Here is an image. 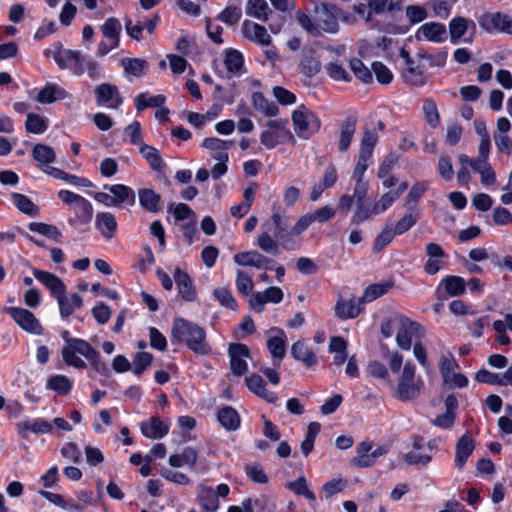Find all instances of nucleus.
<instances>
[{"label": "nucleus", "instance_id": "79ce46f5", "mask_svg": "<svg viewBox=\"0 0 512 512\" xmlns=\"http://www.w3.org/2000/svg\"><path fill=\"white\" fill-rule=\"evenodd\" d=\"M224 64L228 72L238 73L244 66L243 55L236 49H227L225 51Z\"/></svg>", "mask_w": 512, "mask_h": 512}, {"label": "nucleus", "instance_id": "72a5a7b5", "mask_svg": "<svg viewBox=\"0 0 512 512\" xmlns=\"http://www.w3.org/2000/svg\"><path fill=\"white\" fill-rule=\"evenodd\" d=\"M198 459L197 451L192 447H185L180 454H173L169 457V464L172 467H182L184 465L193 468Z\"/></svg>", "mask_w": 512, "mask_h": 512}, {"label": "nucleus", "instance_id": "37998d69", "mask_svg": "<svg viewBox=\"0 0 512 512\" xmlns=\"http://www.w3.org/2000/svg\"><path fill=\"white\" fill-rule=\"evenodd\" d=\"M140 153L143 156V158L146 159V161L149 163L150 167L155 171H160L163 166V160L158 152L157 149H155L152 146H149L147 144H142L140 147Z\"/></svg>", "mask_w": 512, "mask_h": 512}, {"label": "nucleus", "instance_id": "052dcab7", "mask_svg": "<svg viewBox=\"0 0 512 512\" xmlns=\"http://www.w3.org/2000/svg\"><path fill=\"white\" fill-rule=\"evenodd\" d=\"M394 229L386 225L384 229L378 234V236L375 239L373 251L374 252H380L385 246H387L396 236Z\"/></svg>", "mask_w": 512, "mask_h": 512}, {"label": "nucleus", "instance_id": "f8f14e48", "mask_svg": "<svg viewBox=\"0 0 512 512\" xmlns=\"http://www.w3.org/2000/svg\"><path fill=\"white\" fill-rule=\"evenodd\" d=\"M479 25L486 31L498 30L512 35V19L505 14H484L479 19Z\"/></svg>", "mask_w": 512, "mask_h": 512}, {"label": "nucleus", "instance_id": "2f4dec72", "mask_svg": "<svg viewBox=\"0 0 512 512\" xmlns=\"http://www.w3.org/2000/svg\"><path fill=\"white\" fill-rule=\"evenodd\" d=\"M246 13L253 18L267 22L272 10L266 0H248L246 4Z\"/></svg>", "mask_w": 512, "mask_h": 512}, {"label": "nucleus", "instance_id": "4c0bfd02", "mask_svg": "<svg viewBox=\"0 0 512 512\" xmlns=\"http://www.w3.org/2000/svg\"><path fill=\"white\" fill-rule=\"evenodd\" d=\"M100 29L106 39L111 40L114 45H119L122 25L117 18H108Z\"/></svg>", "mask_w": 512, "mask_h": 512}, {"label": "nucleus", "instance_id": "de8ad7c7", "mask_svg": "<svg viewBox=\"0 0 512 512\" xmlns=\"http://www.w3.org/2000/svg\"><path fill=\"white\" fill-rule=\"evenodd\" d=\"M275 239L276 238L274 236L272 237L268 232H262L258 236L257 244L262 251L277 256L280 253V249Z\"/></svg>", "mask_w": 512, "mask_h": 512}, {"label": "nucleus", "instance_id": "774afa93", "mask_svg": "<svg viewBox=\"0 0 512 512\" xmlns=\"http://www.w3.org/2000/svg\"><path fill=\"white\" fill-rule=\"evenodd\" d=\"M245 472L255 483L265 484L268 482V477L260 464L246 465Z\"/></svg>", "mask_w": 512, "mask_h": 512}, {"label": "nucleus", "instance_id": "39448f33", "mask_svg": "<svg viewBox=\"0 0 512 512\" xmlns=\"http://www.w3.org/2000/svg\"><path fill=\"white\" fill-rule=\"evenodd\" d=\"M287 120L275 119L267 122L268 129L260 135L261 143L268 149L274 148L286 138H292L291 132L287 129Z\"/></svg>", "mask_w": 512, "mask_h": 512}, {"label": "nucleus", "instance_id": "423d86ee", "mask_svg": "<svg viewBox=\"0 0 512 512\" xmlns=\"http://www.w3.org/2000/svg\"><path fill=\"white\" fill-rule=\"evenodd\" d=\"M398 332L396 335V342L402 350H410L412 345V337H422L423 328L415 321L410 320L404 315H398Z\"/></svg>", "mask_w": 512, "mask_h": 512}, {"label": "nucleus", "instance_id": "49530a36", "mask_svg": "<svg viewBox=\"0 0 512 512\" xmlns=\"http://www.w3.org/2000/svg\"><path fill=\"white\" fill-rule=\"evenodd\" d=\"M378 136L371 130H365L359 155L362 160H369L372 156L373 149L377 144Z\"/></svg>", "mask_w": 512, "mask_h": 512}, {"label": "nucleus", "instance_id": "680f3d73", "mask_svg": "<svg viewBox=\"0 0 512 512\" xmlns=\"http://www.w3.org/2000/svg\"><path fill=\"white\" fill-rule=\"evenodd\" d=\"M271 220L275 227L274 237L276 239L284 238L286 236V233L288 232L289 218L287 216L281 215L278 212H275L271 216Z\"/></svg>", "mask_w": 512, "mask_h": 512}, {"label": "nucleus", "instance_id": "412c9836", "mask_svg": "<svg viewBox=\"0 0 512 512\" xmlns=\"http://www.w3.org/2000/svg\"><path fill=\"white\" fill-rule=\"evenodd\" d=\"M301 72L307 77H313L321 70V63L316 55V51L312 48H304L302 50V58L300 61Z\"/></svg>", "mask_w": 512, "mask_h": 512}, {"label": "nucleus", "instance_id": "a19ab883", "mask_svg": "<svg viewBox=\"0 0 512 512\" xmlns=\"http://www.w3.org/2000/svg\"><path fill=\"white\" fill-rule=\"evenodd\" d=\"M391 287L392 283L389 282L369 285L365 289L362 297L359 298V303L364 305L366 303L372 302L385 295Z\"/></svg>", "mask_w": 512, "mask_h": 512}, {"label": "nucleus", "instance_id": "b1692460", "mask_svg": "<svg viewBox=\"0 0 512 512\" xmlns=\"http://www.w3.org/2000/svg\"><path fill=\"white\" fill-rule=\"evenodd\" d=\"M276 336L267 340V348L274 359L282 360L286 354V334L282 329L272 328Z\"/></svg>", "mask_w": 512, "mask_h": 512}, {"label": "nucleus", "instance_id": "7c9ffc66", "mask_svg": "<svg viewBox=\"0 0 512 512\" xmlns=\"http://www.w3.org/2000/svg\"><path fill=\"white\" fill-rule=\"evenodd\" d=\"M420 211L414 206H409L404 216L392 227L397 235H402L410 230L419 220Z\"/></svg>", "mask_w": 512, "mask_h": 512}, {"label": "nucleus", "instance_id": "c756f323", "mask_svg": "<svg viewBox=\"0 0 512 512\" xmlns=\"http://www.w3.org/2000/svg\"><path fill=\"white\" fill-rule=\"evenodd\" d=\"M138 197L140 205L148 212L156 213L160 210L161 196L154 190L148 188L139 189Z\"/></svg>", "mask_w": 512, "mask_h": 512}, {"label": "nucleus", "instance_id": "5fc2aeb1", "mask_svg": "<svg viewBox=\"0 0 512 512\" xmlns=\"http://www.w3.org/2000/svg\"><path fill=\"white\" fill-rule=\"evenodd\" d=\"M350 69L352 70L354 75L363 83L368 84L372 82L373 77L371 71L364 65V63L360 59H351Z\"/></svg>", "mask_w": 512, "mask_h": 512}, {"label": "nucleus", "instance_id": "dca6fc26", "mask_svg": "<svg viewBox=\"0 0 512 512\" xmlns=\"http://www.w3.org/2000/svg\"><path fill=\"white\" fill-rule=\"evenodd\" d=\"M17 430L19 435L26 439L28 438V432H32L34 434H46L52 432L53 425L42 418H36L33 420H23L18 422Z\"/></svg>", "mask_w": 512, "mask_h": 512}, {"label": "nucleus", "instance_id": "8fccbe9b", "mask_svg": "<svg viewBox=\"0 0 512 512\" xmlns=\"http://www.w3.org/2000/svg\"><path fill=\"white\" fill-rule=\"evenodd\" d=\"M25 128L30 133L41 134L47 129V120L38 114L28 113Z\"/></svg>", "mask_w": 512, "mask_h": 512}, {"label": "nucleus", "instance_id": "09e8293b", "mask_svg": "<svg viewBox=\"0 0 512 512\" xmlns=\"http://www.w3.org/2000/svg\"><path fill=\"white\" fill-rule=\"evenodd\" d=\"M165 103V97L163 95H156L148 98L147 93H141L136 98L137 111H143L148 107H162Z\"/></svg>", "mask_w": 512, "mask_h": 512}, {"label": "nucleus", "instance_id": "4d7b16f0", "mask_svg": "<svg viewBox=\"0 0 512 512\" xmlns=\"http://www.w3.org/2000/svg\"><path fill=\"white\" fill-rule=\"evenodd\" d=\"M153 356L148 352H138L133 359V373L140 376L143 371L151 365Z\"/></svg>", "mask_w": 512, "mask_h": 512}, {"label": "nucleus", "instance_id": "58836bf2", "mask_svg": "<svg viewBox=\"0 0 512 512\" xmlns=\"http://www.w3.org/2000/svg\"><path fill=\"white\" fill-rule=\"evenodd\" d=\"M448 296L456 297L463 295L466 291V283L462 277L459 276H446L441 281Z\"/></svg>", "mask_w": 512, "mask_h": 512}, {"label": "nucleus", "instance_id": "aec40b11", "mask_svg": "<svg viewBox=\"0 0 512 512\" xmlns=\"http://www.w3.org/2000/svg\"><path fill=\"white\" fill-rule=\"evenodd\" d=\"M95 226L101 235L111 240L117 231V221L115 216L110 212H100L96 214Z\"/></svg>", "mask_w": 512, "mask_h": 512}, {"label": "nucleus", "instance_id": "a878e982", "mask_svg": "<svg viewBox=\"0 0 512 512\" xmlns=\"http://www.w3.org/2000/svg\"><path fill=\"white\" fill-rule=\"evenodd\" d=\"M246 383L249 390L257 396L267 400L270 403H275L277 401V395L266 389L265 382L260 375H251L250 377L246 378Z\"/></svg>", "mask_w": 512, "mask_h": 512}, {"label": "nucleus", "instance_id": "0eeeda50", "mask_svg": "<svg viewBox=\"0 0 512 512\" xmlns=\"http://www.w3.org/2000/svg\"><path fill=\"white\" fill-rule=\"evenodd\" d=\"M340 9L329 3H321L315 7L318 26L327 33H336L339 29L338 16Z\"/></svg>", "mask_w": 512, "mask_h": 512}, {"label": "nucleus", "instance_id": "e433bc0d", "mask_svg": "<svg viewBox=\"0 0 512 512\" xmlns=\"http://www.w3.org/2000/svg\"><path fill=\"white\" fill-rule=\"evenodd\" d=\"M121 65L126 74L141 77L148 70V62L140 58H123Z\"/></svg>", "mask_w": 512, "mask_h": 512}, {"label": "nucleus", "instance_id": "6ab92c4d", "mask_svg": "<svg viewBox=\"0 0 512 512\" xmlns=\"http://www.w3.org/2000/svg\"><path fill=\"white\" fill-rule=\"evenodd\" d=\"M140 429L142 434L150 439L163 438L169 432V426L157 416H152L149 420L142 422Z\"/></svg>", "mask_w": 512, "mask_h": 512}, {"label": "nucleus", "instance_id": "a211bd4d", "mask_svg": "<svg viewBox=\"0 0 512 512\" xmlns=\"http://www.w3.org/2000/svg\"><path fill=\"white\" fill-rule=\"evenodd\" d=\"M335 316L340 320L354 319L363 311V305L354 299L345 301L342 297H339L335 307Z\"/></svg>", "mask_w": 512, "mask_h": 512}, {"label": "nucleus", "instance_id": "20e7f679", "mask_svg": "<svg viewBox=\"0 0 512 512\" xmlns=\"http://www.w3.org/2000/svg\"><path fill=\"white\" fill-rule=\"evenodd\" d=\"M292 121L297 135L305 139L318 132L321 127L318 116L304 105L292 113Z\"/></svg>", "mask_w": 512, "mask_h": 512}, {"label": "nucleus", "instance_id": "603ef678", "mask_svg": "<svg viewBox=\"0 0 512 512\" xmlns=\"http://www.w3.org/2000/svg\"><path fill=\"white\" fill-rule=\"evenodd\" d=\"M33 157L36 161L42 164H49L55 161L56 155L54 150L44 144H36L32 151Z\"/></svg>", "mask_w": 512, "mask_h": 512}, {"label": "nucleus", "instance_id": "4468645a", "mask_svg": "<svg viewBox=\"0 0 512 512\" xmlns=\"http://www.w3.org/2000/svg\"><path fill=\"white\" fill-rule=\"evenodd\" d=\"M469 29L472 30V34L469 38L464 39V42L466 43H471L473 41V34L476 31L475 22L461 16L453 18L449 23V34L451 42L453 44H457L460 38L463 37Z\"/></svg>", "mask_w": 512, "mask_h": 512}, {"label": "nucleus", "instance_id": "bb28decb", "mask_svg": "<svg viewBox=\"0 0 512 512\" xmlns=\"http://www.w3.org/2000/svg\"><path fill=\"white\" fill-rule=\"evenodd\" d=\"M402 0H368L367 6L370 11L367 13L366 21L371 20V13L383 14L384 12H395L400 11L402 6Z\"/></svg>", "mask_w": 512, "mask_h": 512}, {"label": "nucleus", "instance_id": "9d476101", "mask_svg": "<svg viewBox=\"0 0 512 512\" xmlns=\"http://www.w3.org/2000/svg\"><path fill=\"white\" fill-rule=\"evenodd\" d=\"M95 97L98 105H106L117 109L123 103L118 87L109 83H102L95 88Z\"/></svg>", "mask_w": 512, "mask_h": 512}, {"label": "nucleus", "instance_id": "ea45409f", "mask_svg": "<svg viewBox=\"0 0 512 512\" xmlns=\"http://www.w3.org/2000/svg\"><path fill=\"white\" fill-rule=\"evenodd\" d=\"M199 503L206 511L215 512L219 508V500L215 491L206 486H200L198 492Z\"/></svg>", "mask_w": 512, "mask_h": 512}, {"label": "nucleus", "instance_id": "1a4fd4ad", "mask_svg": "<svg viewBox=\"0 0 512 512\" xmlns=\"http://www.w3.org/2000/svg\"><path fill=\"white\" fill-rule=\"evenodd\" d=\"M230 368L234 375L243 376L248 369L246 358H250V350L242 343H232L228 347Z\"/></svg>", "mask_w": 512, "mask_h": 512}, {"label": "nucleus", "instance_id": "f704fd0d", "mask_svg": "<svg viewBox=\"0 0 512 512\" xmlns=\"http://www.w3.org/2000/svg\"><path fill=\"white\" fill-rule=\"evenodd\" d=\"M67 92L60 86L55 84L46 85L36 96V101L42 104H49L57 99H64Z\"/></svg>", "mask_w": 512, "mask_h": 512}, {"label": "nucleus", "instance_id": "0e129e2a", "mask_svg": "<svg viewBox=\"0 0 512 512\" xmlns=\"http://www.w3.org/2000/svg\"><path fill=\"white\" fill-rule=\"evenodd\" d=\"M213 295L222 306L229 308L231 310L237 309V302L228 289L216 288L213 291Z\"/></svg>", "mask_w": 512, "mask_h": 512}, {"label": "nucleus", "instance_id": "c9c22d12", "mask_svg": "<svg viewBox=\"0 0 512 512\" xmlns=\"http://www.w3.org/2000/svg\"><path fill=\"white\" fill-rule=\"evenodd\" d=\"M253 107L264 114L265 116L272 117L278 114V106L265 98L261 92H254L252 94Z\"/></svg>", "mask_w": 512, "mask_h": 512}, {"label": "nucleus", "instance_id": "5701e85b", "mask_svg": "<svg viewBox=\"0 0 512 512\" xmlns=\"http://www.w3.org/2000/svg\"><path fill=\"white\" fill-rule=\"evenodd\" d=\"M356 124V116H348L342 122L340 127V138L338 143V149L340 152H345L349 148L356 131Z\"/></svg>", "mask_w": 512, "mask_h": 512}, {"label": "nucleus", "instance_id": "f03ea898", "mask_svg": "<svg viewBox=\"0 0 512 512\" xmlns=\"http://www.w3.org/2000/svg\"><path fill=\"white\" fill-rule=\"evenodd\" d=\"M33 275L37 280L43 283L57 299L61 316L63 318L70 316L73 313V308L69 305L68 299L65 296L66 287L63 281L50 272L36 268L33 269Z\"/></svg>", "mask_w": 512, "mask_h": 512}, {"label": "nucleus", "instance_id": "473e14b6", "mask_svg": "<svg viewBox=\"0 0 512 512\" xmlns=\"http://www.w3.org/2000/svg\"><path fill=\"white\" fill-rule=\"evenodd\" d=\"M220 424L229 431H235L240 426V416L231 406H225L219 410L217 415Z\"/></svg>", "mask_w": 512, "mask_h": 512}, {"label": "nucleus", "instance_id": "7ed1b4c3", "mask_svg": "<svg viewBox=\"0 0 512 512\" xmlns=\"http://www.w3.org/2000/svg\"><path fill=\"white\" fill-rule=\"evenodd\" d=\"M415 365L412 362H406L403 371L398 379L397 389L394 396L401 401L413 400L419 396L422 387V381L414 382Z\"/></svg>", "mask_w": 512, "mask_h": 512}, {"label": "nucleus", "instance_id": "338daca9", "mask_svg": "<svg viewBox=\"0 0 512 512\" xmlns=\"http://www.w3.org/2000/svg\"><path fill=\"white\" fill-rule=\"evenodd\" d=\"M403 76L405 81L413 86H423L425 84L423 72L419 69V67H407Z\"/></svg>", "mask_w": 512, "mask_h": 512}, {"label": "nucleus", "instance_id": "6e6552de", "mask_svg": "<svg viewBox=\"0 0 512 512\" xmlns=\"http://www.w3.org/2000/svg\"><path fill=\"white\" fill-rule=\"evenodd\" d=\"M12 319L25 331L40 335L43 328L35 315L27 309L19 307H10L7 309Z\"/></svg>", "mask_w": 512, "mask_h": 512}, {"label": "nucleus", "instance_id": "a18cd8bd", "mask_svg": "<svg viewBox=\"0 0 512 512\" xmlns=\"http://www.w3.org/2000/svg\"><path fill=\"white\" fill-rule=\"evenodd\" d=\"M13 204L24 214L35 216L38 213V207L25 195L12 193Z\"/></svg>", "mask_w": 512, "mask_h": 512}, {"label": "nucleus", "instance_id": "ddd939ff", "mask_svg": "<svg viewBox=\"0 0 512 512\" xmlns=\"http://www.w3.org/2000/svg\"><path fill=\"white\" fill-rule=\"evenodd\" d=\"M283 299V292L279 287L272 286L267 288L263 293L255 292L251 294L249 299L250 307L260 313L264 309L266 303H280Z\"/></svg>", "mask_w": 512, "mask_h": 512}, {"label": "nucleus", "instance_id": "bf43d9fd", "mask_svg": "<svg viewBox=\"0 0 512 512\" xmlns=\"http://www.w3.org/2000/svg\"><path fill=\"white\" fill-rule=\"evenodd\" d=\"M168 211L173 213L176 221L196 218L195 212L187 204L184 203H171L168 207Z\"/></svg>", "mask_w": 512, "mask_h": 512}, {"label": "nucleus", "instance_id": "3c124183", "mask_svg": "<svg viewBox=\"0 0 512 512\" xmlns=\"http://www.w3.org/2000/svg\"><path fill=\"white\" fill-rule=\"evenodd\" d=\"M28 228L33 232L39 233L56 241H58L61 237L60 231L54 225L41 222H32L29 224Z\"/></svg>", "mask_w": 512, "mask_h": 512}, {"label": "nucleus", "instance_id": "f257e3e1", "mask_svg": "<svg viewBox=\"0 0 512 512\" xmlns=\"http://www.w3.org/2000/svg\"><path fill=\"white\" fill-rule=\"evenodd\" d=\"M172 338L185 343L193 352L206 355L211 349L206 342V333L203 328L194 322L183 318H175L171 329Z\"/></svg>", "mask_w": 512, "mask_h": 512}, {"label": "nucleus", "instance_id": "f3484780", "mask_svg": "<svg viewBox=\"0 0 512 512\" xmlns=\"http://www.w3.org/2000/svg\"><path fill=\"white\" fill-rule=\"evenodd\" d=\"M173 278L178 288L180 296L188 302L196 299V291L190 276L177 267L173 272Z\"/></svg>", "mask_w": 512, "mask_h": 512}, {"label": "nucleus", "instance_id": "c03bdc74", "mask_svg": "<svg viewBox=\"0 0 512 512\" xmlns=\"http://www.w3.org/2000/svg\"><path fill=\"white\" fill-rule=\"evenodd\" d=\"M72 209L74 210L76 217L81 222L87 223L92 219L93 207L84 197L80 196L72 206Z\"/></svg>", "mask_w": 512, "mask_h": 512}, {"label": "nucleus", "instance_id": "13d9d810", "mask_svg": "<svg viewBox=\"0 0 512 512\" xmlns=\"http://www.w3.org/2000/svg\"><path fill=\"white\" fill-rule=\"evenodd\" d=\"M423 112L425 114V118L428 124L432 128H436L440 123V116L438 113L436 103L431 99L425 100L423 104Z\"/></svg>", "mask_w": 512, "mask_h": 512}, {"label": "nucleus", "instance_id": "c85d7f7f", "mask_svg": "<svg viewBox=\"0 0 512 512\" xmlns=\"http://www.w3.org/2000/svg\"><path fill=\"white\" fill-rule=\"evenodd\" d=\"M62 349H68V351L75 355L78 353L84 356L87 360L98 356V351L93 348L87 341L80 338L67 340V345H65Z\"/></svg>", "mask_w": 512, "mask_h": 512}, {"label": "nucleus", "instance_id": "393cba45", "mask_svg": "<svg viewBox=\"0 0 512 512\" xmlns=\"http://www.w3.org/2000/svg\"><path fill=\"white\" fill-rule=\"evenodd\" d=\"M105 189H108L113 195L115 206H120L126 203L130 206L135 204V192L130 187L123 184L116 185H104Z\"/></svg>", "mask_w": 512, "mask_h": 512}, {"label": "nucleus", "instance_id": "cd10ccee", "mask_svg": "<svg viewBox=\"0 0 512 512\" xmlns=\"http://www.w3.org/2000/svg\"><path fill=\"white\" fill-rule=\"evenodd\" d=\"M291 355L294 359L301 361L306 367H313L318 363L316 355L301 340L292 345Z\"/></svg>", "mask_w": 512, "mask_h": 512}, {"label": "nucleus", "instance_id": "69168bd1", "mask_svg": "<svg viewBox=\"0 0 512 512\" xmlns=\"http://www.w3.org/2000/svg\"><path fill=\"white\" fill-rule=\"evenodd\" d=\"M327 74L330 78L336 81H350V76L348 72L344 69V67L337 62H330L325 67Z\"/></svg>", "mask_w": 512, "mask_h": 512}, {"label": "nucleus", "instance_id": "2eb2a0df", "mask_svg": "<svg viewBox=\"0 0 512 512\" xmlns=\"http://www.w3.org/2000/svg\"><path fill=\"white\" fill-rule=\"evenodd\" d=\"M421 36L431 42H444L447 38L446 26L438 22L425 23L417 30L415 38L420 40Z\"/></svg>", "mask_w": 512, "mask_h": 512}, {"label": "nucleus", "instance_id": "864d4df0", "mask_svg": "<svg viewBox=\"0 0 512 512\" xmlns=\"http://www.w3.org/2000/svg\"><path fill=\"white\" fill-rule=\"evenodd\" d=\"M48 388L59 394H68L72 389V384L68 377L64 375H55L50 377L47 383Z\"/></svg>", "mask_w": 512, "mask_h": 512}, {"label": "nucleus", "instance_id": "6e6d98bb", "mask_svg": "<svg viewBox=\"0 0 512 512\" xmlns=\"http://www.w3.org/2000/svg\"><path fill=\"white\" fill-rule=\"evenodd\" d=\"M254 287L252 277L243 270H238L236 275V288L239 293L249 296Z\"/></svg>", "mask_w": 512, "mask_h": 512}, {"label": "nucleus", "instance_id": "9b49d317", "mask_svg": "<svg viewBox=\"0 0 512 512\" xmlns=\"http://www.w3.org/2000/svg\"><path fill=\"white\" fill-rule=\"evenodd\" d=\"M234 262L240 266H250L257 269L269 270L272 268L274 260L264 256L258 251H244L234 255Z\"/></svg>", "mask_w": 512, "mask_h": 512}, {"label": "nucleus", "instance_id": "e2e57ef3", "mask_svg": "<svg viewBox=\"0 0 512 512\" xmlns=\"http://www.w3.org/2000/svg\"><path fill=\"white\" fill-rule=\"evenodd\" d=\"M242 12L237 6L226 7L218 16L217 19L227 25H235L239 22Z\"/></svg>", "mask_w": 512, "mask_h": 512}, {"label": "nucleus", "instance_id": "4be33fe9", "mask_svg": "<svg viewBox=\"0 0 512 512\" xmlns=\"http://www.w3.org/2000/svg\"><path fill=\"white\" fill-rule=\"evenodd\" d=\"M474 447V441L470 435L464 434L458 439L455 453V465L457 468H463Z\"/></svg>", "mask_w": 512, "mask_h": 512}]
</instances>
